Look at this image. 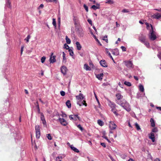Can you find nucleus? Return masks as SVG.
I'll list each match as a JSON object with an SVG mask.
<instances>
[{
    "label": "nucleus",
    "instance_id": "nucleus-52",
    "mask_svg": "<svg viewBox=\"0 0 161 161\" xmlns=\"http://www.w3.org/2000/svg\"><path fill=\"white\" fill-rule=\"evenodd\" d=\"M157 55L158 58L161 60V52L159 53Z\"/></svg>",
    "mask_w": 161,
    "mask_h": 161
},
{
    "label": "nucleus",
    "instance_id": "nucleus-19",
    "mask_svg": "<svg viewBox=\"0 0 161 161\" xmlns=\"http://www.w3.org/2000/svg\"><path fill=\"white\" fill-rule=\"evenodd\" d=\"M69 146L71 149L74 151L75 152H76L77 153H78L79 152V150L76 148L74 147L73 145H70Z\"/></svg>",
    "mask_w": 161,
    "mask_h": 161
},
{
    "label": "nucleus",
    "instance_id": "nucleus-37",
    "mask_svg": "<svg viewBox=\"0 0 161 161\" xmlns=\"http://www.w3.org/2000/svg\"><path fill=\"white\" fill-rule=\"evenodd\" d=\"M106 3L112 4L114 3V2L113 0H106Z\"/></svg>",
    "mask_w": 161,
    "mask_h": 161
},
{
    "label": "nucleus",
    "instance_id": "nucleus-56",
    "mask_svg": "<svg viewBox=\"0 0 161 161\" xmlns=\"http://www.w3.org/2000/svg\"><path fill=\"white\" fill-rule=\"evenodd\" d=\"M103 137L106 139L108 142H110V141L108 138L106 136H103Z\"/></svg>",
    "mask_w": 161,
    "mask_h": 161
},
{
    "label": "nucleus",
    "instance_id": "nucleus-57",
    "mask_svg": "<svg viewBox=\"0 0 161 161\" xmlns=\"http://www.w3.org/2000/svg\"><path fill=\"white\" fill-rule=\"evenodd\" d=\"M101 145L104 147H106V144L104 143H101Z\"/></svg>",
    "mask_w": 161,
    "mask_h": 161
},
{
    "label": "nucleus",
    "instance_id": "nucleus-20",
    "mask_svg": "<svg viewBox=\"0 0 161 161\" xmlns=\"http://www.w3.org/2000/svg\"><path fill=\"white\" fill-rule=\"evenodd\" d=\"M76 97L77 100L83 99H84L83 95L81 93H80L78 95L76 96Z\"/></svg>",
    "mask_w": 161,
    "mask_h": 161
},
{
    "label": "nucleus",
    "instance_id": "nucleus-43",
    "mask_svg": "<svg viewBox=\"0 0 161 161\" xmlns=\"http://www.w3.org/2000/svg\"><path fill=\"white\" fill-rule=\"evenodd\" d=\"M31 37V36L30 35H28L27 36L26 38L25 39V40L27 42H28L29 41V40Z\"/></svg>",
    "mask_w": 161,
    "mask_h": 161
},
{
    "label": "nucleus",
    "instance_id": "nucleus-11",
    "mask_svg": "<svg viewBox=\"0 0 161 161\" xmlns=\"http://www.w3.org/2000/svg\"><path fill=\"white\" fill-rule=\"evenodd\" d=\"M125 65L128 68H130L133 67V64L131 61H127L125 62Z\"/></svg>",
    "mask_w": 161,
    "mask_h": 161
},
{
    "label": "nucleus",
    "instance_id": "nucleus-45",
    "mask_svg": "<svg viewBox=\"0 0 161 161\" xmlns=\"http://www.w3.org/2000/svg\"><path fill=\"white\" fill-rule=\"evenodd\" d=\"M158 131V130L157 128H153L152 130V132H156Z\"/></svg>",
    "mask_w": 161,
    "mask_h": 161
},
{
    "label": "nucleus",
    "instance_id": "nucleus-63",
    "mask_svg": "<svg viewBox=\"0 0 161 161\" xmlns=\"http://www.w3.org/2000/svg\"><path fill=\"white\" fill-rule=\"evenodd\" d=\"M80 55L81 57H83L84 56V54L82 53H80Z\"/></svg>",
    "mask_w": 161,
    "mask_h": 161
},
{
    "label": "nucleus",
    "instance_id": "nucleus-42",
    "mask_svg": "<svg viewBox=\"0 0 161 161\" xmlns=\"http://www.w3.org/2000/svg\"><path fill=\"white\" fill-rule=\"evenodd\" d=\"M46 58L45 56H43L41 58V61L42 63H43L44 62L45 60L46 59Z\"/></svg>",
    "mask_w": 161,
    "mask_h": 161
},
{
    "label": "nucleus",
    "instance_id": "nucleus-44",
    "mask_svg": "<svg viewBox=\"0 0 161 161\" xmlns=\"http://www.w3.org/2000/svg\"><path fill=\"white\" fill-rule=\"evenodd\" d=\"M63 61L65 60V62H66V58H65V54L64 52H63Z\"/></svg>",
    "mask_w": 161,
    "mask_h": 161
},
{
    "label": "nucleus",
    "instance_id": "nucleus-9",
    "mask_svg": "<svg viewBox=\"0 0 161 161\" xmlns=\"http://www.w3.org/2000/svg\"><path fill=\"white\" fill-rule=\"evenodd\" d=\"M100 65L104 67H107L108 66V64L107 62L104 60H101L99 62Z\"/></svg>",
    "mask_w": 161,
    "mask_h": 161
},
{
    "label": "nucleus",
    "instance_id": "nucleus-8",
    "mask_svg": "<svg viewBox=\"0 0 161 161\" xmlns=\"http://www.w3.org/2000/svg\"><path fill=\"white\" fill-rule=\"evenodd\" d=\"M53 53H51L49 59L50 63H53L56 61L55 59L56 56H53Z\"/></svg>",
    "mask_w": 161,
    "mask_h": 161
},
{
    "label": "nucleus",
    "instance_id": "nucleus-60",
    "mask_svg": "<svg viewBox=\"0 0 161 161\" xmlns=\"http://www.w3.org/2000/svg\"><path fill=\"white\" fill-rule=\"evenodd\" d=\"M23 48H24V47L23 46H22V47H21V50H20L21 54L22 53V52H23Z\"/></svg>",
    "mask_w": 161,
    "mask_h": 161
},
{
    "label": "nucleus",
    "instance_id": "nucleus-49",
    "mask_svg": "<svg viewBox=\"0 0 161 161\" xmlns=\"http://www.w3.org/2000/svg\"><path fill=\"white\" fill-rule=\"evenodd\" d=\"M47 137L49 140H51L52 139V138L51 137V135L50 134H49L47 135Z\"/></svg>",
    "mask_w": 161,
    "mask_h": 161
},
{
    "label": "nucleus",
    "instance_id": "nucleus-28",
    "mask_svg": "<svg viewBox=\"0 0 161 161\" xmlns=\"http://www.w3.org/2000/svg\"><path fill=\"white\" fill-rule=\"evenodd\" d=\"M108 48H106L105 49V51L106 52V53L108 54V55L110 57V58L114 61L113 58L111 56L110 53L108 51Z\"/></svg>",
    "mask_w": 161,
    "mask_h": 161
},
{
    "label": "nucleus",
    "instance_id": "nucleus-10",
    "mask_svg": "<svg viewBox=\"0 0 161 161\" xmlns=\"http://www.w3.org/2000/svg\"><path fill=\"white\" fill-rule=\"evenodd\" d=\"M60 69L61 73L64 75H66L67 69V67L65 66H62L61 67Z\"/></svg>",
    "mask_w": 161,
    "mask_h": 161
},
{
    "label": "nucleus",
    "instance_id": "nucleus-4",
    "mask_svg": "<svg viewBox=\"0 0 161 161\" xmlns=\"http://www.w3.org/2000/svg\"><path fill=\"white\" fill-rule=\"evenodd\" d=\"M138 40L141 42L143 43L146 41V36L142 34H140L139 35Z\"/></svg>",
    "mask_w": 161,
    "mask_h": 161
},
{
    "label": "nucleus",
    "instance_id": "nucleus-46",
    "mask_svg": "<svg viewBox=\"0 0 161 161\" xmlns=\"http://www.w3.org/2000/svg\"><path fill=\"white\" fill-rule=\"evenodd\" d=\"M83 7L86 12H88V7L86 4H84L83 5Z\"/></svg>",
    "mask_w": 161,
    "mask_h": 161
},
{
    "label": "nucleus",
    "instance_id": "nucleus-12",
    "mask_svg": "<svg viewBox=\"0 0 161 161\" xmlns=\"http://www.w3.org/2000/svg\"><path fill=\"white\" fill-rule=\"evenodd\" d=\"M152 17L154 19H159L161 18V14L158 13H156L154 14Z\"/></svg>",
    "mask_w": 161,
    "mask_h": 161
},
{
    "label": "nucleus",
    "instance_id": "nucleus-50",
    "mask_svg": "<svg viewBox=\"0 0 161 161\" xmlns=\"http://www.w3.org/2000/svg\"><path fill=\"white\" fill-rule=\"evenodd\" d=\"M122 12L123 13H128L129 12V11L127 9H124L122 10Z\"/></svg>",
    "mask_w": 161,
    "mask_h": 161
},
{
    "label": "nucleus",
    "instance_id": "nucleus-31",
    "mask_svg": "<svg viewBox=\"0 0 161 161\" xmlns=\"http://www.w3.org/2000/svg\"><path fill=\"white\" fill-rule=\"evenodd\" d=\"M65 40L67 43L68 44H70L71 43L70 40L68 37L67 36H66Z\"/></svg>",
    "mask_w": 161,
    "mask_h": 161
},
{
    "label": "nucleus",
    "instance_id": "nucleus-27",
    "mask_svg": "<svg viewBox=\"0 0 161 161\" xmlns=\"http://www.w3.org/2000/svg\"><path fill=\"white\" fill-rule=\"evenodd\" d=\"M103 73H101L100 74H99L97 75L96 76L99 79V80H102L103 79Z\"/></svg>",
    "mask_w": 161,
    "mask_h": 161
},
{
    "label": "nucleus",
    "instance_id": "nucleus-21",
    "mask_svg": "<svg viewBox=\"0 0 161 161\" xmlns=\"http://www.w3.org/2000/svg\"><path fill=\"white\" fill-rule=\"evenodd\" d=\"M77 49L78 50H80L81 48V46L79 42H76L75 43Z\"/></svg>",
    "mask_w": 161,
    "mask_h": 161
},
{
    "label": "nucleus",
    "instance_id": "nucleus-26",
    "mask_svg": "<svg viewBox=\"0 0 161 161\" xmlns=\"http://www.w3.org/2000/svg\"><path fill=\"white\" fill-rule=\"evenodd\" d=\"M99 8L100 6L99 4L97 5V6H96L95 5H93L91 7V8H92L93 9L95 10H96L97 9H99Z\"/></svg>",
    "mask_w": 161,
    "mask_h": 161
},
{
    "label": "nucleus",
    "instance_id": "nucleus-48",
    "mask_svg": "<svg viewBox=\"0 0 161 161\" xmlns=\"http://www.w3.org/2000/svg\"><path fill=\"white\" fill-rule=\"evenodd\" d=\"M60 93L61 95L62 96H64L65 95V92L63 91H60Z\"/></svg>",
    "mask_w": 161,
    "mask_h": 161
},
{
    "label": "nucleus",
    "instance_id": "nucleus-2",
    "mask_svg": "<svg viewBox=\"0 0 161 161\" xmlns=\"http://www.w3.org/2000/svg\"><path fill=\"white\" fill-rule=\"evenodd\" d=\"M151 29L149 31V33L148 35L149 38L151 41L155 40L156 38V32L154 31L153 27L152 25H151Z\"/></svg>",
    "mask_w": 161,
    "mask_h": 161
},
{
    "label": "nucleus",
    "instance_id": "nucleus-32",
    "mask_svg": "<svg viewBox=\"0 0 161 161\" xmlns=\"http://www.w3.org/2000/svg\"><path fill=\"white\" fill-rule=\"evenodd\" d=\"M97 123L99 125L101 126L103 125H104L103 122L100 119H98L97 120Z\"/></svg>",
    "mask_w": 161,
    "mask_h": 161
},
{
    "label": "nucleus",
    "instance_id": "nucleus-15",
    "mask_svg": "<svg viewBox=\"0 0 161 161\" xmlns=\"http://www.w3.org/2000/svg\"><path fill=\"white\" fill-rule=\"evenodd\" d=\"M78 104L80 106L85 105V106H87V104L86 103V101L83 100L82 101H79L77 102Z\"/></svg>",
    "mask_w": 161,
    "mask_h": 161
},
{
    "label": "nucleus",
    "instance_id": "nucleus-33",
    "mask_svg": "<svg viewBox=\"0 0 161 161\" xmlns=\"http://www.w3.org/2000/svg\"><path fill=\"white\" fill-rule=\"evenodd\" d=\"M150 122H151V125L152 127H154L155 126V124L153 119L151 118L150 119Z\"/></svg>",
    "mask_w": 161,
    "mask_h": 161
},
{
    "label": "nucleus",
    "instance_id": "nucleus-34",
    "mask_svg": "<svg viewBox=\"0 0 161 161\" xmlns=\"http://www.w3.org/2000/svg\"><path fill=\"white\" fill-rule=\"evenodd\" d=\"M124 84L128 86H131V83L130 82L127 81H125L124 82Z\"/></svg>",
    "mask_w": 161,
    "mask_h": 161
},
{
    "label": "nucleus",
    "instance_id": "nucleus-3",
    "mask_svg": "<svg viewBox=\"0 0 161 161\" xmlns=\"http://www.w3.org/2000/svg\"><path fill=\"white\" fill-rule=\"evenodd\" d=\"M36 137L37 138H39L40 136V127L39 125H36L35 126Z\"/></svg>",
    "mask_w": 161,
    "mask_h": 161
},
{
    "label": "nucleus",
    "instance_id": "nucleus-59",
    "mask_svg": "<svg viewBox=\"0 0 161 161\" xmlns=\"http://www.w3.org/2000/svg\"><path fill=\"white\" fill-rule=\"evenodd\" d=\"M43 6H44V5H43V4H40V5L39 6L38 8H42L43 7Z\"/></svg>",
    "mask_w": 161,
    "mask_h": 161
},
{
    "label": "nucleus",
    "instance_id": "nucleus-58",
    "mask_svg": "<svg viewBox=\"0 0 161 161\" xmlns=\"http://www.w3.org/2000/svg\"><path fill=\"white\" fill-rule=\"evenodd\" d=\"M154 10H155L156 11H158V12H161V8H159L158 9L155 8L154 9Z\"/></svg>",
    "mask_w": 161,
    "mask_h": 161
},
{
    "label": "nucleus",
    "instance_id": "nucleus-13",
    "mask_svg": "<svg viewBox=\"0 0 161 161\" xmlns=\"http://www.w3.org/2000/svg\"><path fill=\"white\" fill-rule=\"evenodd\" d=\"M110 123L109 127L110 129L111 130L115 129L117 127L116 124L113 122H110Z\"/></svg>",
    "mask_w": 161,
    "mask_h": 161
},
{
    "label": "nucleus",
    "instance_id": "nucleus-51",
    "mask_svg": "<svg viewBox=\"0 0 161 161\" xmlns=\"http://www.w3.org/2000/svg\"><path fill=\"white\" fill-rule=\"evenodd\" d=\"M94 96H95V98L97 100V102H98V103H99V100L97 98V96L95 93V92L94 91Z\"/></svg>",
    "mask_w": 161,
    "mask_h": 161
},
{
    "label": "nucleus",
    "instance_id": "nucleus-61",
    "mask_svg": "<svg viewBox=\"0 0 161 161\" xmlns=\"http://www.w3.org/2000/svg\"><path fill=\"white\" fill-rule=\"evenodd\" d=\"M37 109H38V112L39 113H40V108H39V105L38 104L37 105Z\"/></svg>",
    "mask_w": 161,
    "mask_h": 161
},
{
    "label": "nucleus",
    "instance_id": "nucleus-16",
    "mask_svg": "<svg viewBox=\"0 0 161 161\" xmlns=\"http://www.w3.org/2000/svg\"><path fill=\"white\" fill-rule=\"evenodd\" d=\"M41 119L42 121V124L44 125H45L46 124V122L45 120L43 114L42 113H41Z\"/></svg>",
    "mask_w": 161,
    "mask_h": 161
},
{
    "label": "nucleus",
    "instance_id": "nucleus-17",
    "mask_svg": "<svg viewBox=\"0 0 161 161\" xmlns=\"http://www.w3.org/2000/svg\"><path fill=\"white\" fill-rule=\"evenodd\" d=\"M108 105L110 106V107L111 108H115V104L114 103L111 101L110 100H108Z\"/></svg>",
    "mask_w": 161,
    "mask_h": 161
},
{
    "label": "nucleus",
    "instance_id": "nucleus-53",
    "mask_svg": "<svg viewBox=\"0 0 161 161\" xmlns=\"http://www.w3.org/2000/svg\"><path fill=\"white\" fill-rule=\"evenodd\" d=\"M121 48L122 49L123 51H126V48L125 47L122 46L121 47Z\"/></svg>",
    "mask_w": 161,
    "mask_h": 161
},
{
    "label": "nucleus",
    "instance_id": "nucleus-29",
    "mask_svg": "<svg viewBox=\"0 0 161 161\" xmlns=\"http://www.w3.org/2000/svg\"><path fill=\"white\" fill-rule=\"evenodd\" d=\"M139 90L141 92H143L144 91V88L143 86L142 85L140 84L139 86Z\"/></svg>",
    "mask_w": 161,
    "mask_h": 161
},
{
    "label": "nucleus",
    "instance_id": "nucleus-24",
    "mask_svg": "<svg viewBox=\"0 0 161 161\" xmlns=\"http://www.w3.org/2000/svg\"><path fill=\"white\" fill-rule=\"evenodd\" d=\"M66 104L68 108H70L71 107V104L69 100L67 101L66 102Z\"/></svg>",
    "mask_w": 161,
    "mask_h": 161
},
{
    "label": "nucleus",
    "instance_id": "nucleus-55",
    "mask_svg": "<svg viewBox=\"0 0 161 161\" xmlns=\"http://www.w3.org/2000/svg\"><path fill=\"white\" fill-rule=\"evenodd\" d=\"M87 21L89 23V24H90L91 25H92V20L91 19H88L87 20Z\"/></svg>",
    "mask_w": 161,
    "mask_h": 161
},
{
    "label": "nucleus",
    "instance_id": "nucleus-23",
    "mask_svg": "<svg viewBox=\"0 0 161 161\" xmlns=\"http://www.w3.org/2000/svg\"><path fill=\"white\" fill-rule=\"evenodd\" d=\"M84 68L86 70H91V68L88 66L87 64H84Z\"/></svg>",
    "mask_w": 161,
    "mask_h": 161
},
{
    "label": "nucleus",
    "instance_id": "nucleus-14",
    "mask_svg": "<svg viewBox=\"0 0 161 161\" xmlns=\"http://www.w3.org/2000/svg\"><path fill=\"white\" fill-rule=\"evenodd\" d=\"M73 21L75 25H77L79 24L78 18L77 16H73Z\"/></svg>",
    "mask_w": 161,
    "mask_h": 161
},
{
    "label": "nucleus",
    "instance_id": "nucleus-22",
    "mask_svg": "<svg viewBox=\"0 0 161 161\" xmlns=\"http://www.w3.org/2000/svg\"><path fill=\"white\" fill-rule=\"evenodd\" d=\"M111 111L112 112L115 114V115L116 116H120V115L119 114H118L116 112L117 110L114 108H112L111 109Z\"/></svg>",
    "mask_w": 161,
    "mask_h": 161
},
{
    "label": "nucleus",
    "instance_id": "nucleus-25",
    "mask_svg": "<svg viewBox=\"0 0 161 161\" xmlns=\"http://www.w3.org/2000/svg\"><path fill=\"white\" fill-rule=\"evenodd\" d=\"M63 159V157L61 155H60L56 158V161H61Z\"/></svg>",
    "mask_w": 161,
    "mask_h": 161
},
{
    "label": "nucleus",
    "instance_id": "nucleus-38",
    "mask_svg": "<svg viewBox=\"0 0 161 161\" xmlns=\"http://www.w3.org/2000/svg\"><path fill=\"white\" fill-rule=\"evenodd\" d=\"M135 125L137 130H139L141 129L140 126L137 123H135Z\"/></svg>",
    "mask_w": 161,
    "mask_h": 161
},
{
    "label": "nucleus",
    "instance_id": "nucleus-30",
    "mask_svg": "<svg viewBox=\"0 0 161 161\" xmlns=\"http://www.w3.org/2000/svg\"><path fill=\"white\" fill-rule=\"evenodd\" d=\"M11 3L10 2L9 0H7L6 1V5L8 8H10L11 6H10Z\"/></svg>",
    "mask_w": 161,
    "mask_h": 161
},
{
    "label": "nucleus",
    "instance_id": "nucleus-36",
    "mask_svg": "<svg viewBox=\"0 0 161 161\" xmlns=\"http://www.w3.org/2000/svg\"><path fill=\"white\" fill-rule=\"evenodd\" d=\"M76 125L77 126V127L78 128H79L81 131H83L84 130V129L80 125V124H79V125Z\"/></svg>",
    "mask_w": 161,
    "mask_h": 161
},
{
    "label": "nucleus",
    "instance_id": "nucleus-7",
    "mask_svg": "<svg viewBox=\"0 0 161 161\" xmlns=\"http://www.w3.org/2000/svg\"><path fill=\"white\" fill-rule=\"evenodd\" d=\"M109 50L114 55L117 56L119 54V51L117 48H115L114 49H109Z\"/></svg>",
    "mask_w": 161,
    "mask_h": 161
},
{
    "label": "nucleus",
    "instance_id": "nucleus-18",
    "mask_svg": "<svg viewBox=\"0 0 161 161\" xmlns=\"http://www.w3.org/2000/svg\"><path fill=\"white\" fill-rule=\"evenodd\" d=\"M149 138L151 139L153 142H155V136L154 133L151 132L149 136Z\"/></svg>",
    "mask_w": 161,
    "mask_h": 161
},
{
    "label": "nucleus",
    "instance_id": "nucleus-1",
    "mask_svg": "<svg viewBox=\"0 0 161 161\" xmlns=\"http://www.w3.org/2000/svg\"><path fill=\"white\" fill-rule=\"evenodd\" d=\"M116 97H117L115 100L116 103L128 112H130L131 110L130 105L125 100L122 99L123 96L120 93H118L116 94Z\"/></svg>",
    "mask_w": 161,
    "mask_h": 161
},
{
    "label": "nucleus",
    "instance_id": "nucleus-62",
    "mask_svg": "<svg viewBox=\"0 0 161 161\" xmlns=\"http://www.w3.org/2000/svg\"><path fill=\"white\" fill-rule=\"evenodd\" d=\"M109 157L111 159L112 161H115V160L111 156H109Z\"/></svg>",
    "mask_w": 161,
    "mask_h": 161
},
{
    "label": "nucleus",
    "instance_id": "nucleus-39",
    "mask_svg": "<svg viewBox=\"0 0 161 161\" xmlns=\"http://www.w3.org/2000/svg\"><path fill=\"white\" fill-rule=\"evenodd\" d=\"M107 38V36L105 35L103 36V40L105 41L107 43L108 42V40Z\"/></svg>",
    "mask_w": 161,
    "mask_h": 161
},
{
    "label": "nucleus",
    "instance_id": "nucleus-6",
    "mask_svg": "<svg viewBox=\"0 0 161 161\" xmlns=\"http://www.w3.org/2000/svg\"><path fill=\"white\" fill-rule=\"evenodd\" d=\"M58 121L60 122L61 124L63 126H65L68 124V123L64 118H59L58 119Z\"/></svg>",
    "mask_w": 161,
    "mask_h": 161
},
{
    "label": "nucleus",
    "instance_id": "nucleus-64",
    "mask_svg": "<svg viewBox=\"0 0 161 161\" xmlns=\"http://www.w3.org/2000/svg\"><path fill=\"white\" fill-rule=\"evenodd\" d=\"M156 108H157V109H158L159 110L161 111V107H156Z\"/></svg>",
    "mask_w": 161,
    "mask_h": 161
},
{
    "label": "nucleus",
    "instance_id": "nucleus-35",
    "mask_svg": "<svg viewBox=\"0 0 161 161\" xmlns=\"http://www.w3.org/2000/svg\"><path fill=\"white\" fill-rule=\"evenodd\" d=\"M144 44V45L147 47L149 48L150 47L149 43L147 42L146 41H145L143 43Z\"/></svg>",
    "mask_w": 161,
    "mask_h": 161
},
{
    "label": "nucleus",
    "instance_id": "nucleus-40",
    "mask_svg": "<svg viewBox=\"0 0 161 161\" xmlns=\"http://www.w3.org/2000/svg\"><path fill=\"white\" fill-rule=\"evenodd\" d=\"M52 24L55 28L56 27V20L55 19H53Z\"/></svg>",
    "mask_w": 161,
    "mask_h": 161
},
{
    "label": "nucleus",
    "instance_id": "nucleus-54",
    "mask_svg": "<svg viewBox=\"0 0 161 161\" xmlns=\"http://www.w3.org/2000/svg\"><path fill=\"white\" fill-rule=\"evenodd\" d=\"M61 116L65 118L66 117L67 115L63 113L61 115Z\"/></svg>",
    "mask_w": 161,
    "mask_h": 161
},
{
    "label": "nucleus",
    "instance_id": "nucleus-47",
    "mask_svg": "<svg viewBox=\"0 0 161 161\" xmlns=\"http://www.w3.org/2000/svg\"><path fill=\"white\" fill-rule=\"evenodd\" d=\"M64 48H66V49H69V46L66 44H65L64 45Z\"/></svg>",
    "mask_w": 161,
    "mask_h": 161
},
{
    "label": "nucleus",
    "instance_id": "nucleus-5",
    "mask_svg": "<svg viewBox=\"0 0 161 161\" xmlns=\"http://www.w3.org/2000/svg\"><path fill=\"white\" fill-rule=\"evenodd\" d=\"M69 118L70 120H73L75 121L78 119L80 120V117L78 116L77 114H74L70 115Z\"/></svg>",
    "mask_w": 161,
    "mask_h": 161
},
{
    "label": "nucleus",
    "instance_id": "nucleus-41",
    "mask_svg": "<svg viewBox=\"0 0 161 161\" xmlns=\"http://www.w3.org/2000/svg\"><path fill=\"white\" fill-rule=\"evenodd\" d=\"M69 52L70 55L71 56H73L74 55V52L73 50L71 49H69Z\"/></svg>",
    "mask_w": 161,
    "mask_h": 161
}]
</instances>
